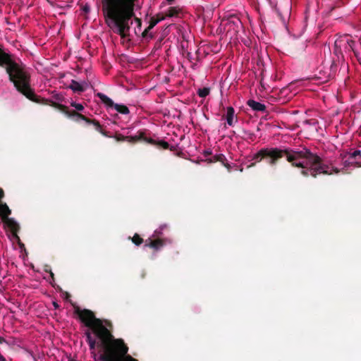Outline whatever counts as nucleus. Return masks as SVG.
Segmentation results:
<instances>
[{"label": "nucleus", "instance_id": "obj_1", "mask_svg": "<svg viewBox=\"0 0 361 361\" xmlns=\"http://www.w3.org/2000/svg\"><path fill=\"white\" fill-rule=\"evenodd\" d=\"M286 157L292 166L302 169L301 173L304 176H311L316 178L318 174L331 175L338 173L339 169L325 164L320 157L312 153L309 149L304 147L302 150L292 148H262L254 154L249 167L254 166L255 163L267 159L271 166L276 164L279 159Z\"/></svg>", "mask_w": 361, "mask_h": 361}, {"label": "nucleus", "instance_id": "obj_2", "mask_svg": "<svg viewBox=\"0 0 361 361\" xmlns=\"http://www.w3.org/2000/svg\"><path fill=\"white\" fill-rule=\"evenodd\" d=\"M74 313L88 328L85 335L94 359L97 357L94 352L96 346L100 349V361H109L121 352L128 351V347L123 340L115 338L111 331L104 324V322L97 318L92 310H80L78 306L74 305Z\"/></svg>", "mask_w": 361, "mask_h": 361}, {"label": "nucleus", "instance_id": "obj_3", "mask_svg": "<svg viewBox=\"0 0 361 361\" xmlns=\"http://www.w3.org/2000/svg\"><path fill=\"white\" fill-rule=\"evenodd\" d=\"M135 0H104L102 11L106 23L109 28L121 38L130 35L133 24Z\"/></svg>", "mask_w": 361, "mask_h": 361}, {"label": "nucleus", "instance_id": "obj_4", "mask_svg": "<svg viewBox=\"0 0 361 361\" xmlns=\"http://www.w3.org/2000/svg\"><path fill=\"white\" fill-rule=\"evenodd\" d=\"M6 66L9 80L13 84L18 92L29 100L40 104H48V99L37 96L30 85V73L23 63H17L12 59L11 55L2 49L0 51V66Z\"/></svg>", "mask_w": 361, "mask_h": 361}, {"label": "nucleus", "instance_id": "obj_5", "mask_svg": "<svg viewBox=\"0 0 361 361\" xmlns=\"http://www.w3.org/2000/svg\"><path fill=\"white\" fill-rule=\"evenodd\" d=\"M48 103L49 104L47 105H50L51 106L59 109V111H61V112L65 114L68 117H71V118L77 117L78 118H80V119L85 121L88 124H92L94 126V128L97 131L99 132L103 135H105V136L107 135L106 132L102 130V126L99 124L98 121H97L95 119L88 118L87 117L85 116L84 115H82L75 111H69L68 108L66 106L56 103L55 102L48 100Z\"/></svg>", "mask_w": 361, "mask_h": 361}, {"label": "nucleus", "instance_id": "obj_6", "mask_svg": "<svg viewBox=\"0 0 361 361\" xmlns=\"http://www.w3.org/2000/svg\"><path fill=\"white\" fill-rule=\"evenodd\" d=\"M2 222L4 224V226L7 228L12 233L13 238L18 242L20 247H24V244L21 243L20 237L18 235V233L20 230V226L13 218H6L3 220Z\"/></svg>", "mask_w": 361, "mask_h": 361}, {"label": "nucleus", "instance_id": "obj_7", "mask_svg": "<svg viewBox=\"0 0 361 361\" xmlns=\"http://www.w3.org/2000/svg\"><path fill=\"white\" fill-rule=\"evenodd\" d=\"M142 142H145L151 144L152 145H155L159 149H169L171 151L174 150V147H170L169 144L167 142H166L163 140H154L151 137H147L145 135V133H143V137L142 138Z\"/></svg>", "mask_w": 361, "mask_h": 361}, {"label": "nucleus", "instance_id": "obj_8", "mask_svg": "<svg viewBox=\"0 0 361 361\" xmlns=\"http://www.w3.org/2000/svg\"><path fill=\"white\" fill-rule=\"evenodd\" d=\"M166 244L165 240L161 238L152 239L149 238L145 240V247L153 249L154 251L159 250Z\"/></svg>", "mask_w": 361, "mask_h": 361}, {"label": "nucleus", "instance_id": "obj_9", "mask_svg": "<svg viewBox=\"0 0 361 361\" xmlns=\"http://www.w3.org/2000/svg\"><path fill=\"white\" fill-rule=\"evenodd\" d=\"M143 137V132H139L137 135L134 136H124L121 134L117 135L116 136V139L118 142H128L130 143H135L139 141L142 142V138Z\"/></svg>", "mask_w": 361, "mask_h": 361}, {"label": "nucleus", "instance_id": "obj_10", "mask_svg": "<svg viewBox=\"0 0 361 361\" xmlns=\"http://www.w3.org/2000/svg\"><path fill=\"white\" fill-rule=\"evenodd\" d=\"M68 87L74 92L81 93L85 91V90L88 87V85L86 82H82V83H80L74 80H72Z\"/></svg>", "mask_w": 361, "mask_h": 361}, {"label": "nucleus", "instance_id": "obj_11", "mask_svg": "<svg viewBox=\"0 0 361 361\" xmlns=\"http://www.w3.org/2000/svg\"><path fill=\"white\" fill-rule=\"evenodd\" d=\"M247 104L254 111L264 112L266 111V106L264 104L256 102L253 99H249Z\"/></svg>", "mask_w": 361, "mask_h": 361}, {"label": "nucleus", "instance_id": "obj_12", "mask_svg": "<svg viewBox=\"0 0 361 361\" xmlns=\"http://www.w3.org/2000/svg\"><path fill=\"white\" fill-rule=\"evenodd\" d=\"M11 214V210L9 209L6 203L0 202V217L1 221L9 218V215Z\"/></svg>", "mask_w": 361, "mask_h": 361}, {"label": "nucleus", "instance_id": "obj_13", "mask_svg": "<svg viewBox=\"0 0 361 361\" xmlns=\"http://www.w3.org/2000/svg\"><path fill=\"white\" fill-rule=\"evenodd\" d=\"M235 110L232 106H228L226 109V119L227 123L230 126H233L234 124Z\"/></svg>", "mask_w": 361, "mask_h": 361}, {"label": "nucleus", "instance_id": "obj_14", "mask_svg": "<svg viewBox=\"0 0 361 361\" xmlns=\"http://www.w3.org/2000/svg\"><path fill=\"white\" fill-rule=\"evenodd\" d=\"M96 95L107 107L113 108V106H114L115 104L113 102V100L109 97H107L106 94L102 92H98Z\"/></svg>", "mask_w": 361, "mask_h": 361}, {"label": "nucleus", "instance_id": "obj_15", "mask_svg": "<svg viewBox=\"0 0 361 361\" xmlns=\"http://www.w3.org/2000/svg\"><path fill=\"white\" fill-rule=\"evenodd\" d=\"M329 74H326L324 72L319 71V75H314L312 79L318 80L319 82L320 83H324L329 81Z\"/></svg>", "mask_w": 361, "mask_h": 361}, {"label": "nucleus", "instance_id": "obj_16", "mask_svg": "<svg viewBox=\"0 0 361 361\" xmlns=\"http://www.w3.org/2000/svg\"><path fill=\"white\" fill-rule=\"evenodd\" d=\"M113 107L118 113H120L121 114H128L130 113L128 108L126 105L115 104Z\"/></svg>", "mask_w": 361, "mask_h": 361}, {"label": "nucleus", "instance_id": "obj_17", "mask_svg": "<svg viewBox=\"0 0 361 361\" xmlns=\"http://www.w3.org/2000/svg\"><path fill=\"white\" fill-rule=\"evenodd\" d=\"M346 43L348 46L349 49L353 51L355 56L357 57V60L359 61L360 63L361 64V61L358 56V53L355 49V42L353 39H347Z\"/></svg>", "mask_w": 361, "mask_h": 361}, {"label": "nucleus", "instance_id": "obj_18", "mask_svg": "<svg viewBox=\"0 0 361 361\" xmlns=\"http://www.w3.org/2000/svg\"><path fill=\"white\" fill-rule=\"evenodd\" d=\"M180 10L177 7H170L166 13L167 17H176L178 16Z\"/></svg>", "mask_w": 361, "mask_h": 361}, {"label": "nucleus", "instance_id": "obj_19", "mask_svg": "<svg viewBox=\"0 0 361 361\" xmlns=\"http://www.w3.org/2000/svg\"><path fill=\"white\" fill-rule=\"evenodd\" d=\"M209 92H210V89L209 87H203V88H200L197 90V95L200 97H206L207 95L209 94Z\"/></svg>", "mask_w": 361, "mask_h": 361}, {"label": "nucleus", "instance_id": "obj_20", "mask_svg": "<svg viewBox=\"0 0 361 361\" xmlns=\"http://www.w3.org/2000/svg\"><path fill=\"white\" fill-rule=\"evenodd\" d=\"M164 19V17L157 18H155L154 17L151 18L150 20H149V25L148 26V30H152L159 22H160L161 20H162Z\"/></svg>", "mask_w": 361, "mask_h": 361}, {"label": "nucleus", "instance_id": "obj_21", "mask_svg": "<svg viewBox=\"0 0 361 361\" xmlns=\"http://www.w3.org/2000/svg\"><path fill=\"white\" fill-rule=\"evenodd\" d=\"M129 238L137 246L140 245L143 243V239L137 233H135L132 238L129 237Z\"/></svg>", "mask_w": 361, "mask_h": 361}, {"label": "nucleus", "instance_id": "obj_22", "mask_svg": "<svg viewBox=\"0 0 361 361\" xmlns=\"http://www.w3.org/2000/svg\"><path fill=\"white\" fill-rule=\"evenodd\" d=\"M358 155L361 157V151L355 150V152H353V153L350 154V158L355 159ZM355 164H356V166H357L359 167L361 166V163L356 162Z\"/></svg>", "mask_w": 361, "mask_h": 361}, {"label": "nucleus", "instance_id": "obj_23", "mask_svg": "<svg viewBox=\"0 0 361 361\" xmlns=\"http://www.w3.org/2000/svg\"><path fill=\"white\" fill-rule=\"evenodd\" d=\"M214 160L216 161H221L222 163H224V161H226V159L224 154H219L214 156Z\"/></svg>", "mask_w": 361, "mask_h": 361}, {"label": "nucleus", "instance_id": "obj_24", "mask_svg": "<svg viewBox=\"0 0 361 361\" xmlns=\"http://www.w3.org/2000/svg\"><path fill=\"white\" fill-rule=\"evenodd\" d=\"M149 30H148V27L143 31L142 35L143 37H149L150 39L153 38V35L152 33H149Z\"/></svg>", "mask_w": 361, "mask_h": 361}, {"label": "nucleus", "instance_id": "obj_25", "mask_svg": "<svg viewBox=\"0 0 361 361\" xmlns=\"http://www.w3.org/2000/svg\"><path fill=\"white\" fill-rule=\"evenodd\" d=\"M71 106L75 107L78 111H82L84 109V106L81 104H78L75 102H72Z\"/></svg>", "mask_w": 361, "mask_h": 361}, {"label": "nucleus", "instance_id": "obj_26", "mask_svg": "<svg viewBox=\"0 0 361 361\" xmlns=\"http://www.w3.org/2000/svg\"><path fill=\"white\" fill-rule=\"evenodd\" d=\"M230 22L233 23L234 25H238V24L241 25V21L238 18L236 17H232L230 19Z\"/></svg>", "mask_w": 361, "mask_h": 361}, {"label": "nucleus", "instance_id": "obj_27", "mask_svg": "<svg viewBox=\"0 0 361 361\" xmlns=\"http://www.w3.org/2000/svg\"><path fill=\"white\" fill-rule=\"evenodd\" d=\"M82 11L85 13H87L90 12V6L87 5V4H85V6H82Z\"/></svg>", "mask_w": 361, "mask_h": 361}, {"label": "nucleus", "instance_id": "obj_28", "mask_svg": "<svg viewBox=\"0 0 361 361\" xmlns=\"http://www.w3.org/2000/svg\"><path fill=\"white\" fill-rule=\"evenodd\" d=\"M45 271L49 273L51 278L54 281V274L52 272V271L51 269H49V271L47 269H45Z\"/></svg>", "mask_w": 361, "mask_h": 361}, {"label": "nucleus", "instance_id": "obj_29", "mask_svg": "<svg viewBox=\"0 0 361 361\" xmlns=\"http://www.w3.org/2000/svg\"><path fill=\"white\" fill-rule=\"evenodd\" d=\"M4 197V191L2 188H0V202H1V200Z\"/></svg>", "mask_w": 361, "mask_h": 361}, {"label": "nucleus", "instance_id": "obj_30", "mask_svg": "<svg viewBox=\"0 0 361 361\" xmlns=\"http://www.w3.org/2000/svg\"><path fill=\"white\" fill-rule=\"evenodd\" d=\"M52 305L55 309H59L60 307L59 305L56 301H53Z\"/></svg>", "mask_w": 361, "mask_h": 361}, {"label": "nucleus", "instance_id": "obj_31", "mask_svg": "<svg viewBox=\"0 0 361 361\" xmlns=\"http://www.w3.org/2000/svg\"><path fill=\"white\" fill-rule=\"evenodd\" d=\"M159 233H161V232H160L159 231H158V230H156V231H154V234H153V235H152V236H153V237H156V236H157L158 235H159Z\"/></svg>", "mask_w": 361, "mask_h": 361}, {"label": "nucleus", "instance_id": "obj_32", "mask_svg": "<svg viewBox=\"0 0 361 361\" xmlns=\"http://www.w3.org/2000/svg\"><path fill=\"white\" fill-rule=\"evenodd\" d=\"M4 343H6V340L3 337L0 336V344Z\"/></svg>", "mask_w": 361, "mask_h": 361}, {"label": "nucleus", "instance_id": "obj_33", "mask_svg": "<svg viewBox=\"0 0 361 361\" xmlns=\"http://www.w3.org/2000/svg\"><path fill=\"white\" fill-rule=\"evenodd\" d=\"M0 361H6L5 357L0 353Z\"/></svg>", "mask_w": 361, "mask_h": 361}, {"label": "nucleus", "instance_id": "obj_34", "mask_svg": "<svg viewBox=\"0 0 361 361\" xmlns=\"http://www.w3.org/2000/svg\"><path fill=\"white\" fill-rule=\"evenodd\" d=\"M135 20L137 21L138 25H141V20L139 18H135Z\"/></svg>", "mask_w": 361, "mask_h": 361}, {"label": "nucleus", "instance_id": "obj_35", "mask_svg": "<svg viewBox=\"0 0 361 361\" xmlns=\"http://www.w3.org/2000/svg\"><path fill=\"white\" fill-rule=\"evenodd\" d=\"M105 324H106V326H111V324L109 321L106 320Z\"/></svg>", "mask_w": 361, "mask_h": 361}, {"label": "nucleus", "instance_id": "obj_36", "mask_svg": "<svg viewBox=\"0 0 361 361\" xmlns=\"http://www.w3.org/2000/svg\"><path fill=\"white\" fill-rule=\"evenodd\" d=\"M70 296V294L68 292H66V298L68 299Z\"/></svg>", "mask_w": 361, "mask_h": 361}, {"label": "nucleus", "instance_id": "obj_37", "mask_svg": "<svg viewBox=\"0 0 361 361\" xmlns=\"http://www.w3.org/2000/svg\"><path fill=\"white\" fill-rule=\"evenodd\" d=\"M338 41H336V42H335V47H337V46H338Z\"/></svg>", "mask_w": 361, "mask_h": 361}, {"label": "nucleus", "instance_id": "obj_38", "mask_svg": "<svg viewBox=\"0 0 361 361\" xmlns=\"http://www.w3.org/2000/svg\"><path fill=\"white\" fill-rule=\"evenodd\" d=\"M224 166H226L228 169V168H229V166H229V164H224Z\"/></svg>", "mask_w": 361, "mask_h": 361}, {"label": "nucleus", "instance_id": "obj_39", "mask_svg": "<svg viewBox=\"0 0 361 361\" xmlns=\"http://www.w3.org/2000/svg\"><path fill=\"white\" fill-rule=\"evenodd\" d=\"M1 51V49L0 48V51Z\"/></svg>", "mask_w": 361, "mask_h": 361}, {"label": "nucleus", "instance_id": "obj_40", "mask_svg": "<svg viewBox=\"0 0 361 361\" xmlns=\"http://www.w3.org/2000/svg\"><path fill=\"white\" fill-rule=\"evenodd\" d=\"M70 361H73V360H70Z\"/></svg>", "mask_w": 361, "mask_h": 361}]
</instances>
